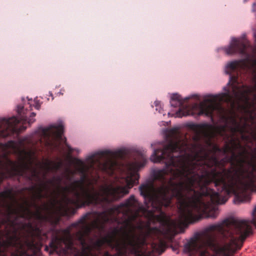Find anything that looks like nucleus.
Here are the masks:
<instances>
[{
  "instance_id": "obj_1",
  "label": "nucleus",
  "mask_w": 256,
  "mask_h": 256,
  "mask_svg": "<svg viewBox=\"0 0 256 256\" xmlns=\"http://www.w3.org/2000/svg\"><path fill=\"white\" fill-rule=\"evenodd\" d=\"M252 216L250 220L227 218L209 226L202 234L192 238L185 244V250L198 256H232L252 234L251 224L256 228V206Z\"/></svg>"
},
{
  "instance_id": "obj_2",
  "label": "nucleus",
  "mask_w": 256,
  "mask_h": 256,
  "mask_svg": "<svg viewBox=\"0 0 256 256\" xmlns=\"http://www.w3.org/2000/svg\"><path fill=\"white\" fill-rule=\"evenodd\" d=\"M178 198L179 220L168 223V230L174 229L175 233H183L190 223L200 220L203 216L215 218L218 214V204H224L234 194V202L239 204L248 202L252 193H192L188 196L186 193H172Z\"/></svg>"
},
{
  "instance_id": "obj_3",
  "label": "nucleus",
  "mask_w": 256,
  "mask_h": 256,
  "mask_svg": "<svg viewBox=\"0 0 256 256\" xmlns=\"http://www.w3.org/2000/svg\"><path fill=\"white\" fill-rule=\"evenodd\" d=\"M256 153H252L250 158L245 162L243 158L240 157L238 162L246 164V168L241 165L238 168L230 167L224 168L222 172L226 178H230L232 181L240 182L242 179L248 178L254 174L256 172Z\"/></svg>"
},
{
  "instance_id": "obj_4",
  "label": "nucleus",
  "mask_w": 256,
  "mask_h": 256,
  "mask_svg": "<svg viewBox=\"0 0 256 256\" xmlns=\"http://www.w3.org/2000/svg\"><path fill=\"white\" fill-rule=\"evenodd\" d=\"M144 198L145 204L146 208H149L150 206L152 209L150 210L151 213L154 211L160 212L161 214L164 217V214L162 212V206H168L170 204V199L168 198V193H140Z\"/></svg>"
},
{
  "instance_id": "obj_5",
  "label": "nucleus",
  "mask_w": 256,
  "mask_h": 256,
  "mask_svg": "<svg viewBox=\"0 0 256 256\" xmlns=\"http://www.w3.org/2000/svg\"><path fill=\"white\" fill-rule=\"evenodd\" d=\"M133 153H136L138 156H142V152L139 150L134 148L122 147L116 150L106 149L95 152L88 156L86 158V160H92L96 157L102 158L107 156L114 158H122L125 156H128Z\"/></svg>"
},
{
  "instance_id": "obj_6",
  "label": "nucleus",
  "mask_w": 256,
  "mask_h": 256,
  "mask_svg": "<svg viewBox=\"0 0 256 256\" xmlns=\"http://www.w3.org/2000/svg\"><path fill=\"white\" fill-rule=\"evenodd\" d=\"M250 42L246 38V34L244 33L240 37H232L229 45L224 46L222 49L228 55H234L236 54L241 55L246 54H248L246 50Z\"/></svg>"
},
{
  "instance_id": "obj_7",
  "label": "nucleus",
  "mask_w": 256,
  "mask_h": 256,
  "mask_svg": "<svg viewBox=\"0 0 256 256\" xmlns=\"http://www.w3.org/2000/svg\"><path fill=\"white\" fill-rule=\"evenodd\" d=\"M252 82L254 84V85L252 86L246 84H243L241 88H245L242 90L238 92L233 91V96L237 100L240 102H243L244 105L240 106V108L244 109L245 108H249L254 106V104L250 102V97L248 94L252 92V90H256V74L252 78Z\"/></svg>"
},
{
  "instance_id": "obj_8",
  "label": "nucleus",
  "mask_w": 256,
  "mask_h": 256,
  "mask_svg": "<svg viewBox=\"0 0 256 256\" xmlns=\"http://www.w3.org/2000/svg\"><path fill=\"white\" fill-rule=\"evenodd\" d=\"M242 56H244V58L230 61L226 65V68L228 70L226 71V73L230 76V80L227 84L228 86L230 84V82L232 80L234 82L236 80V78L232 76L231 72L235 70L240 64L250 62L252 66H256V56L255 55L246 54Z\"/></svg>"
},
{
  "instance_id": "obj_9",
  "label": "nucleus",
  "mask_w": 256,
  "mask_h": 256,
  "mask_svg": "<svg viewBox=\"0 0 256 256\" xmlns=\"http://www.w3.org/2000/svg\"><path fill=\"white\" fill-rule=\"evenodd\" d=\"M9 164L10 168L6 171V174L7 177L10 179L22 176L24 172L28 169V164L23 162L10 160Z\"/></svg>"
},
{
  "instance_id": "obj_10",
  "label": "nucleus",
  "mask_w": 256,
  "mask_h": 256,
  "mask_svg": "<svg viewBox=\"0 0 256 256\" xmlns=\"http://www.w3.org/2000/svg\"><path fill=\"white\" fill-rule=\"evenodd\" d=\"M139 192H184L181 190H172L170 192L168 190H156L154 180L152 178H148L146 181L142 184L138 188ZM186 192H216L213 188H210V190H200L198 191L194 189H191L190 190Z\"/></svg>"
},
{
  "instance_id": "obj_11",
  "label": "nucleus",
  "mask_w": 256,
  "mask_h": 256,
  "mask_svg": "<svg viewBox=\"0 0 256 256\" xmlns=\"http://www.w3.org/2000/svg\"><path fill=\"white\" fill-rule=\"evenodd\" d=\"M24 106L23 105L18 104L16 110L18 116H12L8 118H10V121L11 120H13L16 124H18L22 122L23 124H26L28 123V125L30 126L32 124L36 122V120L34 118H28L24 112Z\"/></svg>"
},
{
  "instance_id": "obj_12",
  "label": "nucleus",
  "mask_w": 256,
  "mask_h": 256,
  "mask_svg": "<svg viewBox=\"0 0 256 256\" xmlns=\"http://www.w3.org/2000/svg\"><path fill=\"white\" fill-rule=\"evenodd\" d=\"M52 128L56 130L54 135L57 138H62L64 132V126L62 120H60L58 124H51L47 127L40 126L36 132L45 134Z\"/></svg>"
},
{
  "instance_id": "obj_13",
  "label": "nucleus",
  "mask_w": 256,
  "mask_h": 256,
  "mask_svg": "<svg viewBox=\"0 0 256 256\" xmlns=\"http://www.w3.org/2000/svg\"><path fill=\"white\" fill-rule=\"evenodd\" d=\"M224 92H220L218 94H208L204 96V102H212L216 100L221 101L224 97L229 96L230 94V90L226 86L223 88Z\"/></svg>"
},
{
  "instance_id": "obj_14",
  "label": "nucleus",
  "mask_w": 256,
  "mask_h": 256,
  "mask_svg": "<svg viewBox=\"0 0 256 256\" xmlns=\"http://www.w3.org/2000/svg\"><path fill=\"white\" fill-rule=\"evenodd\" d=\"M172 164V162H166L164 166L162 169H154L151 174V177L154 180H158L162 178L165 174H166L168 171V168Z\"/></svg>"
},
{
  "instance_id": "obj_15",
  "label": "nucleus",
  "mask_w": 256,
  "mask_h": 256,
  "mask_svg": "<svg viewBox=\"0 0 256 256\" xmlns=\"http://www.w3.org/2000/svg\"><path fill=\"white\" fill-rule=\"evenodd\" d=\"M146 163V160L144 159L142 162H136L130 163L128 164V170L132 176H137L140 177L138 171L144 167Z\"/></svg>"
},
{
  "instance_id": "obj_16",
  "label": "nucleus",
  "mask_w": 256,
  "mask_h": 256,
  "mask_svg": "<svg viewBox=\"0 0 256 256\" xmlns=\"http://www.w3.org/2000/svg\"><path fill=\"white\" fill-rule=\"evenodd\" d=\"M221 122L225 124L230 123L232 126L231 127L230 129L232 131L238 132L242 130L246 126V124H244V126H241L240 124L236 122L235 118L232 116H223L220 118Z\"/></svg>"
},
{
  "instance_id": "obj_17",
  "label": "nucleus",
  "mask_w": 256,
  "mask_h": 256,
  "mask_svg": "<svg viewBox=\"0 0 256 256\" xmlns=\"http://www.w3.org/2000/svg\"><path fill=\"white\" fill-rule=\"evenodd\" d=\"M78 173L80 175V178H75L74 176L70 177L68 181L72 186H76L84 184L88 179V174L83 170H78Z\"/></svg>"
},
{
  "instance_id": "obj_18",
  "label": "nucleus",
  "mask_w": 256,
  "mask_h": 256,
  "mask_svg": "<svg viewBox=\"0 0 256 256\" xmlns=\"http://www.w3.org/2000/svg\"><path fill=\"white\" fill-rule=\"evenodd\" d=\"M121 190L118 191L116 190H101L100 191H98L96 190H82L80 191H78V190H73V191H70V190H62V191H60V190H53V191H42V190H37V191H30V192H130L128 190H126L124 188L121 187L120 188Z\"/></svg>"
},
{
  "instance_id": "obj_19",
  "label": "nucleus",
  "mask_w": 256,
  "mask_h": 256,
  "mask_svg": "<svg viewBox=\"0 0 256 256\" xmlns=\"http://www.w3.org/2000/svg\"><path fill=\"white\" fill-rule=\"evenodd\" d=\"M182 96L178 93H174L170 98V106L171 107L177 108L180 106Z\"/></svg>"
},
{
  "instance_id": "obj_20",
  "label": "nucleus",
  "mask_w": 256,
  "mask_h": 256,
  "mask_svg": "<svg viewBox=\"0 0 256 256\" xmlns=\"http://www.w3.org/2000/svg\"><path fill=\"white\" fill-rule=\"evenodd\" d=\"M188 170H186L185 168H181L176 169L173 173L172 176L174 178H186L188 174Z\"/></svg>"
},
{
  "instance_id": "obj_21",
  "label": "nucleus",
  "mask_w": 256,
  "mask_h": 256,
  "mask_svg": "<svg viewBox=\"0 0 256 256\" xmlns=\"http://www.w3.org/2000/svg\"><path fill=\"white\" fill-rule=\"evenodd\" d=\"M176 144L172 140H170L164 146V152L170 151V152H174L176 150Z\"/></svg>"
},
{
  "instance_id": "obj_22",
  "label": "nucleus",
  "mask_w": 256,
  "mask_h": 256,
  "mask_svg": "<svg viewBox=\"0 0 256 256\" xmlns=\"http://www.w3.org/2000/svg\"><path fill=\"white\" fill-rule=\"evenodd\" d=\"M188 115V112L184 110L182 108H180L174 114H172L171 117L174 116L175 118H182L183 116H186Z\"/></svg>"
},
{
  "instance_id": "obj_23",
  "label": "nucleus",
  "mask_w": 256,
  "mask_h": 256,
  "mask_svg": "<svg viewBox=\"0 0 256 256\" xmlns=\"http://www.w3.org/2000/svg\"><path fill=\"white\" fill-rule=\"evenodd\" d=\"M200 96L198 94H194L190 96L185 97L184 98H182L181 102L180 103V106H182L185 102H187L191 98H195L198 100H200Z\"/></svg>"
},
{
  "instance_id": "obj_24",
  "label": "nucleus",
  "mask_w": 256,
  "mask_h": 256,
  "mask_svg": "<svg viewBox=\"0 0 256 256\" xmlns=\"http://www.w3.org/2000/svg\"><path fill=\"white\" fill-rule=\"evenodd\" d=\"M70 162L74 164L81 165L84 164V162L80 158L70 156Z\"/></svg>"
},
{
  "instance_id": "obj_25",
  "label": "nucleus",
  "mask_w": 256,
  "mask_h": 256,
  "mask_svg": "<svg viewBox=\"0 0 256 256\" xmlns=\"http://www.w3.org/2000/svg\"><path fill=\"white\" fill-rule=\"evenodd\" d=\"M240 154H238V156H236L235 154H232L231 156H226L224 158H222L220 161L224 162H229L232 163V162L236 160V158L238 156H240Z\"/></svg>"
},
{
  "instance_id": "obj_26",
  "label": "nucleus",
  "mask_w": 256,
  "mask_h": 256,
  "mask_svg": "<svg viewBox=\"0 0 256 256\" xmlns=\"http://www.w3.org/2000/svg\"><path fill=\"white\" fill-rule=\"evenodd\" d=\"M204 103L205 102L203 101V102L200 104V108L198 112V115H205L206 116H208L210 114L208 112V110L206 108H202Z\"/></svg>"
},
{
  "instance_id": "obj_27",
  "label": "nucleus",
  "mask_w": 256,
  "mask_h": 256,
  "mask_svg": "<svg viewBox=\"0 0 256 256\" xmlns=\"http://www.w3.org/2000/svg\"><path fill=\"white\" fill-rule=\"evenodd\" d=\"M150 160L154 163H158L160 162L161 160V156L156 155L155 151H154L152 154L151 156Z\"/></svg>"
},
{
  "instance_id": "obj_28",
  "label": "nucleus",
  "mask_w": 256,
  "mask_h": 256,
  "mask_svg": "<svg viewBox=\"0 0 256 256\" xmlns=\"http://www.w3.org/2000/svg\"><path fill=\"white\" fill-rule=\"evenodd\" d=\"M212 150L214 152L222 153L224 154L226 152V150L224 148H220L218 145H214L212 148Z\"/></svg>"
},
{
  "instance_id": "obj_29",
  "label": "nucleus",
  "mask_w": 256,
  "mask_h": 256,
  "mask_svg": "<svg viewBox=\"0 0 256 256\" xmlns=\"http://www.w3.org/2000/svg\"><path fill=\"white\" fill-rule=\"evenodd\" d=\"M154 104L156 107V110H158L160 113L162 114L164 110L162 106L160 101L156 100L154 102Z\"/></svg>"
},
{
  "instance_id": "obj_30",
  "label": "nucleus",
  "mask_w": 256,
  "mask_h": 256,
  "mask_svg": "<svg viewBox=\"0 0 256 256\" xmlns=\"http://www.w3.org/2000/svg\"><path fill=\"white\" fill-rule=\"evenodd\" d=\"M175 132V130L174 128H166L164 130V134L166 137H170L172 136Z\"/></svg>"
},
{
  "instance_id": "obj_31",
  "label": "nucleus",
  "mask_w": 256,
  "mask_h": 256,
  "mask_svg": "<svg viewBox=\"0 0 256 256\" xmlns=\"http://www.w3.org/2000/svg\"><path fill=\"white\" fill-rule=\"evenodd\" d=\"M61 178L58 176L52 177V178L50 179L48 182L50 184L59 183L61 182Z\"/></svg>"
},
{
  "instance_id": "obj_32",
  "label": "nucleus",
  "mask_w": 256,
  "mask_h": 256,
  "mask_svg": "<svg viewBox=\"0 0 256 256\" xmlns=\"http://www.w3.org/2000/svg\"><path fill=\"white\" fill-rule=\"evenodd\" d=\"M220 192H238L236 191V190H230L227 189L226 188V184H224V186L222 187V190L220 191ZM241 192H248L246 191V190H244V191H242Z\"/></svg>"
},
{
  "instance_id": "obj_33",
  "label": "nucleus",
  "mask_w": 256,
  "mask_h": 256,
  "mask_svg": "<svg viewBox=\"0 0 256 256\" xmlns=\"http://www.w3.org/2000/svg\"><path fill=\"white\" fill-rule=\"evenodd\" d=\"M3 123L8 124L10 123V118H0V127Z\"/></svg>"
},
{
  "instance_id": "obj_34",
  "label": "nucleus",
  "mask_w": 256,
  "mask_h": 256,
  "mask_svg": "<svg viewBox=\"0 0 256 256\" xmlns=\"http://www.w3.org/2000/svg\"><path fill=\"white\" fill-rule=\"evenodd\" d=\"M40 104L39 100H35L34 108L36 109L39 110L40 108Z\"/></svg>"
},
{
  "instance_id": "obj_35",
  "label": "nucleus",
  "mask_w": 256,
  "mask_h": 256,
  "mask_svg": "<svg viewBox=\"0 0 256 256\" xmlns=\"http://www.w3.org/2000/svg\"><path fill=\"white\" fill-rule=\"evenodd\" d=\"M0 192H25L24 191L22 190H14L12 189H6V190H4L3 191H0Z\"/></svg>"
},
{
  "instance_id": "obj_36",
  "label": "nucleus",
  "mask_w": 256,
  "mask_h": 256,
  "mask_svg": "<svg viewBox=\"0 0 256 256\" xmlns=\"http://www.w3.org/2000/svg\"><path fill=\"white\" fill-rule=\"evenodd\" d=\"M204 127H205V128H211L213 126V125L210 124V123H208V122H205L203 124H202Z\"/></svg>"
},
{
  "instance_id": "obj_37",
  "label": "nucleus",
  "mask_w": 256,
  "mask_h": 256,
  "mask_svg": "<svg viewBox=\"0 0 256 256\" xmlns=\"http://www.w3.org/2000/svg\"><path fill=\"white\" fill-rule=\"evenodd\" d=\"M253 184H253L252 182H246L244 184V186L246 187L252 186Z\"/></svg>"
},
{
  "instance_id": "obj_38",
  "label": "nucleus",
  "mask_w": 256,
  "mask_h": 256,
  "mask_svg": "<svg viewBox=\"0 0 256 256\" xmlns=\"http://www.w3.org/2000/svg\"><path fill=\"white\" fill-rule=\"evenodd\" d=\"M60 163H55L54 165V168L58 169L60 167Z\"/></svg>"
},
{
  "instance_id": "obj_39",
  "label": "nucleus",
  "mask_w": 256,
  "mask_h": 256,
  "mask_svg": "<svg viewBox=\"0 0 256 256\" xmlns=\"http://www.w3.org/2000/svg\"><path fill=\"white\" fill-rule=\"evenodd\" d=\"M256 2H254L252 5V10L253 12H256Z\"/></svg>"
},
{
  "instance_id": "obj_40",
  "label": "nucleus",
  "mask_w": 256,
  "mask_h": 256,
  "mask_svg": "<svg viewBox=\"0 0 256 256\" xmlns=\"http://www.w3.org/2000/svg\"><path fill=\"white\" fill-rule=\"evenodd\" d=\"M226 127V126L220 125L217 126L218 128L220 130H224Z\"/></svg>"
},
{
  "instance_id": "obj_41",
  "label": "nucleus",
  "mask_w": 256,
  "mask_h": 256,
  "mask_svg": "<svg viewBox=\"0 0 256 256\" xmlns=\"http://www.w3.org/2000/svg\"><path fill=\"white\" fill-rule=\"evenodd\" d=\"M36 116V113L34 112H32L30 113V118H33V117H34L35 116Z\"/></svg>"
},
{
  "instance_id": "obj_42",
  "label": "nucleus",
  "mask_w": 256,
  "mask_h": 256,
  "mask_svg": "<svg viewBox=\"0 0 256 256\" xmlns=\"http://www.w3.org/2000/svg\"><path fill=\"white\" fill-rule=\"evenodd\" d=\"M34 194H38V196H40V197H42L43 196V195L42 194H43L44 193H41V192H40V193H34Z\"/></svg>"
},
{
  "instance_id": "obj_43",
  "label": "nucleus",
  "mask_w": 256,
  "mask_h": 256,
  "mask_svg": "<svg viewBox=\"0 0 256 256\" xmlns=\"http://www.w3.org/2000/svg\"><path fill=\"white\" fill-rule=\"evenodd\" d=\"M250 118L252 120H255L256 118V116H250Z\"/></svg>"
},
{
  "instance_id": "obj_44",
  "label": "nucleus",
  "mask_w": 256,
  "mask_h": 256,
  "mask_svg": "<svg viewBox=\"0 0 256 256\" xmlns=\"http://www.w3.org/2000/svg\"><path fill=\"white\" fill-rule=\"evenodd\" d=\"M49 94H50V96L52 98V100H53L54 98V97L53 96L52 93L51 92H50Z\"/></svg>"
},
{
  "instance_id": "obj_45",
  "label": "nucleus",
  "mask_w": 256,
  "mask_h": 256,
  "mask_svg": "<svg viewBox=\"0 0 256 256\" xmlns=\"http://www.w3.org/2000/svg\"><path fill=\"white\" fill-rule=\"evenodd\" d=\"M5 176V174L4 172H0V176L3 177Z\"/></svg>"
},
{
  "instance_id": "obj_46",
  "label": "nucleus",
  "mask_w": 256,
  "mask_h": 256,
  "mask_svg": "<svg viewBox=\"0 0 256 256\" xmlns=\"http://www.w3.org/2000/svg\"><path fill=\"white\" fill-rule=\"evenodd\" d=\"M256 42V44L254 46V52H256V42Z\"/></svg>"
},
{
  "instance_id": "obj_47",
  "label": "nucleus",
  "mask_w": 256,
  "mask_h": 256,
  "mask_svg": "<svg viewBox=\"0 0 256 256\" xmlns=\"http://www.w3.org/2000/svg\"><path fill=\"white\" fill-rule=\"evenodd\" d=\"M32 176H36V172L35 170L34 172V174H32Z\"/></svg>"
},
{
  "instance_id": "obj_48",
  "label": "nucleus",
  "mask_w": 256,
  "mask_h": 256,
  "mask_svg": "<svg viewBox=\"0 0 256 256\" xmlns=\"http://www.w3.org/2000/svg\"><path fill=\"white\" fill-rule=\"evenodd\" d=\"M254 38H255V42H256V32L254 34Z\"/></svg>"
},
{
  "instance_id": "obj_49",
  "label": "nucleus",
  "mask_w": 256,
  "mask_h": 256,
  "mask_svg": "<svg viewBox=\"0 0 256 256\" xmlns=\"http://www.w3.org/2000/svg\"><path fill=\"white\" fill-rule=\"evenodd\" d=\"M22 130H25L26 128V126H22Z\"/></svg>"
},
{
  "instance_id": "obj_50",
  "label": "nucleus",
  "mask_w": 256,
  "mask_h": 256,
  "mask_svg": "<svg viewBox=\"0 0 256 256\" xmlns=\"http://www.w3.org/2000/svg\"><path fill=\"white\" fill-rule=\"evenodd\" d=\"M66 146H67L69 148L72 149V148L70 147V146L69 144H66Z\"/></svg>"
},
{
  "instance_id": "obj_51",
  "label": "nucleus",
  "mask_w": 256,
  "mask_h": 256,
  "mask_svg": "<svg viewBox=\"0 0 256 256\" xmlns=\"http://www.w3.org/2000/svg\"><path fill=\"white\" fill-rule=\"evenodd\" d=\"M58 94H59L60 95V94H63L61 92H59Z\"/></svg>"
},
{
  "instance_id": "obj_52",
  "label": "nucleus",
  "mask_w": 256,
  "mask_h": 256,
  "mask_svg": "<svg viewBox=\"0 0 256 256\" xmlns=\"http://www.w3.org/2000/svg\"><path fill=\"white\" fill-rule=\"evenodd\" d=\"M172 114H171V113H170V112H168V116H172Z\"/></svg>"
},
{
  "instance_id": "obj_53",
  "label": "nucleus",
  "mask_w": 256,
  "mask_h": 256,
  "mask_svg": "<svg viewBox=\"0 0 256 256\" xmlns=\"http://www.w3.org/2000/svg\"><path fill=\"white\" fill-rule=\"evenodd\" d=\"M250 192H256V190H252Z\"/></svg>"
},
{
  "instance_id": "obj_54",
  "label": "nucleus",
  "mask_w": 256,
  "mask_h": 256,
  "mask_svg": "<svg viewBox=\"0 0 256 256\" xmlns=\"http://www.w3.org/2000/svg\"><path fill=\"white\" fill-rule=\"evenodd\" d=\"M192 124V125H194V126H198V124H193V123Z\"/></svg>"
},
{
  "instance_id": "obj_55",
  "label": "nucleus",
  "mask_w": 256,
  "mask_h": 256,
  "mask_svg": "<svg viewBox=\"0 0 256 256\" xmlns=\"http://www.w3.org/2000/svg\"><path fill=\"white\" fill-rule=\"evenodd\" d=\"M30 110H32V105L31 104L30 106Z\"/></svg>"
},
{
  "instance_id": "obj_56",
  "label": "nucleus",
  "mask_w": 256,
  "mask_h": 256,
  "mask_svg": "<svg viewBox=\"0 0 256 256\" xmlns=\"http://www.w3.org/2000/svg\"><path fill=\"white\" fill-rule=\"evenodd\" d=\"M214 159L215 160H217V159L216 158H214Z\"/></svg>"
},
{
  "instance_id": "obj_57",
  "label": "nucleus",
  "mask_w": 256,
  "mask_h": 256,
  "mask_svg": "<svg viewBox=\"0 0 256 256\" xmlns=\"http://www.w3.org/2000/svg\"><path fill=\"white\" fill-rule=\"evenodd\" d=\"M158 219H162V218H161V217H158Z\"/></svg>"
},
{
  "instance_id": "obj_58",
  "label": "nucleus",
  "mask_w": 256,
  "mask_h": 256,
  "mask_svg": "<svg viewBox=\"0 0 256 256\" xmlns=\"http://www.w3.org/2000/svg\"><path fill=\"white\" fill-rule=\"evenodd\" d=\"M255 157H256V156H255Z\"/></svg>"
}]
</instances>
